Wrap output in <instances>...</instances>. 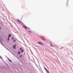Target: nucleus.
Wrapping results in <instances>:
<instances>
[{
	"label": "nucleus",
	"instance_id": "obj_14",
	"mask_svg": "<svg viewBox=\"0 0 73 73\" xmlns=\"http://www.w3.org/2000/svg\"><path fill=\"white\" fill-rule=\"evenodd\" d=\"M21 49H22V48H21L20 49V50H21Z\"/></svg>",
	"mask_w": 73,
	"mask_h": 73
},
{
	"label": "nucleus",
	"instance_id": "obj_10",
	"mask_svg": "<svg viewBox=\"0 0 73 73\" xmlns=\"http://www.w3.org/2000/svg\"><path fill=\"white\" fill-rule=\"evenodd\" d=\"M0 58H1V60H3V58H2V57L0 55Z\"/></svg>",
	"mask_w": 73,
	"mask_h": 73
},
{
	"label": "nucleus",
	"instance_id": "obj_6",
	"mask_svg": "<svg viewBox=\"0 0 73 73\" xmlns=\"http://www.w3.org/2000/svg\"><path fill=\"white\" fill-rule=\"evenodd\" d=\"M18 54L20 55V51H19L18 52Z\"/></svg>",
	"mask_w": 73,
	"mask_h": 73
},
{
	"label": "nucleus",
	"instance_id": "obj_11",
	"mask_svg": "<svg viewBox=\"0 0 73 73\" xmlns=\"http://www.w3.org/2000/svg\"><path fill=\"white\" fill-rule=\"evenodd\" d=\"M22 56H23V55H20V56H19V58H21V57Z\"/></svg>",
	"mask_w": 73,
	"mask_h": 73
},
{
	"label": "nucleus",
	"instance_id": "obj_7",
	"mask_svg": "<svg viewBox=\"0 0 73 73\" xmlns=\"http://www.w3.org/2000/svg\"><path fill=\"white\" fill-rule=\"evenodd\" d=\"M50 46H51V47H53V44H50Z\"/></svg>",
	"mask_w": 73,
	"mask_h": 73
},
{
	"label": "nucleus",
	"instance_id": "obj_4",
	"mask_svg": "<svg viewBox=\"0 0 73 73\" xmlns=\"http://www.w3.org/2000/svg\"><path fill=\"white\" fill-rule=\"evenodd\" d=\"M44 69L45 70H46V71L48 73H49V71H48L46 68H44Z\"/></svg>",
	"mask_w": 73,
	"mask_h": 73
},
{
	"label": "nucleus",
	"instance_id": "obj_8",
	"mask_svg": "<svg viewBox=\"0 0 73 73\" xmlns=\"http://www.w3.org/2000/svg\"><path fill=\"white\" fill-rule=\"evenodd\" d=\"M11 34H10L9 35H8V37L9 38L10 37H11Z\"/></svg>",
	"mask_w": 73,
	"mask_h": 73
},
{
	"label": "nucleus",
	"instance_id": "obj_3",
	"mask_svg": "<svg viewBox=\"0 0 73 73\" xmlns=\"http://www.w3.org/2000/svg\"><path fill=\"white\" fill-rule=\"evenodd\" d=\"M16 44H15L14 45H13V47L15 49H16Z\"/></svg>",
	"mask_w": 73,
	"mask_h": 73
},
{
	"label": "nucleus",
	"instance_id": "obj_18",
	"mask_svg": "<svg viewBox=\"0 0 73 73\" xmlns=\"http://www.w3.org/2000/svg\"><path fill=\"white\" fill-rule=\"evenodd\" d=\"M0 29H1V28L0 27Z\"/></svg>",
	"mask_w": 73,
	"mask_h": 73
},
{
	"label": "nucleus",
	"instance_id": "obj_2",
	"mask_svg": "<svg viewBox=\"0 0 73 73\" xmlns=\"http://www.w3.org/2000/svg\"><path fill=\"white\" fill-rule=\"evenodd\" d=\"M38 44H40V45H43V43L42 42H38Z\"/></svg>",
	"mask_w": 73,
	"mask_h": 73
},
{
	"label": "nucleus",
	"instance_id": "obj_12",
	"mask_svg": "<svg viewBox=\"0 0 73 73\" xmlns=\"http://www.w3.org/2000/svg\"><path fill=\"white\" fill-rule=\"evenodd\" d=\"M24 52V50H22L21 51V52Z\"/></svg>",
	"mask_w": 73,
	"mask_h": 73
},
{
	"label": "nucleus",
	"instance_id": "obj_15",
	"mask_svg": "<svg viewBox=\"0 0 73 73\" xmlns=\"http://www.w3.org/2000/svg\"><path fill=\"white\" fill-rule=\"evenodd\" d=\"M29 32L30 33H31V32L30 31H29Z\"/></svg>",
	"mask_w": 73,
	"mask_h": 73
},
{
	"label": "nucleus",
	"instance_id": "obj_1",
	"mask_svg": "<svg viewBox=\"0 0 73 73\" xmlns=\"http://www.w3.org/2000/svg\"><path fill=\"white\" fill-rule=\"evenodd\" d=\"M23 27H24V28H25L26 29H30V28H28V27H27L25 25L23 26Z\"/></svg>",
	"mask_w": 73,
	"mask_h": 73
},
{
	"label": "nucleus",
	"instance_id": "obj_5",
	"mask_svg": "<svg viewBox=\"0 0 73 73\" xmlns=\"http://www.w3.org/2000/svg\"><path fill=\"white\" fill-rule=\"evenodd\" d=\"M17 21H18V23H21V22H20V20H19V19H17Z\"/></svg>",
	"mask_w": 73,
	"mask_h": 73
},
{
	"label": "nucleus",
	"instance_id": "obj_17",
	"mask_svg": "<svg viewBox=\"0 0 73 73\" xmlns=\"http://www.w3.org/2000/svg\"><path fill=\"white\" fill-rule=\"evenodd\" d=\"M9 38H8V40H9Z\"/></svg>",
	"mask_w": 73,
	"mask_h": 73
},
{
	"label": "nucleus",
	"instance_id": "obj_13",
	"mask_svg": "<svg viewBox=\"0 0 73 73\" xmlns=\"http://www.w3.org/2000/svg\"><path fill=\"white\" fill-rule=\"evenodd\" d=\"M16 41V40H14L13 41V42H14Z\"/></svg>",
	"mask_w": 73,
	"mask_h": 73
},
{
	"label": "nucleus",
	"instance_id": "obj_16",
	"mask_svg": "<svg viewBox=\"0 0 73 73\" xmlns=\"http://www.w3.org/2000/svg\"><path fill=\"white\" fill-rule=\"evenodd\" d=\"M13 39H14V38L13 37L12 38V40H13Z\"/></svg>",
	"mask_w": 73,
	"mask_h": 73
},
{
	"label": "nucleus",
	"instance_id": "obj_9",
	"mask_svg": "<svg viewBox=\"0 0 73 73\" xmlns=\"http://www.w3.org/2000/svg\"><path fill=\"white\" fill-rule=\"evenodd\" d=\"M8 60L9 61H10V62H12V61H11V60H10V59H9V58H8Z\"/></svg>",
	"mask_w": 73,
	"mask_h": 73
}]
</instances>
